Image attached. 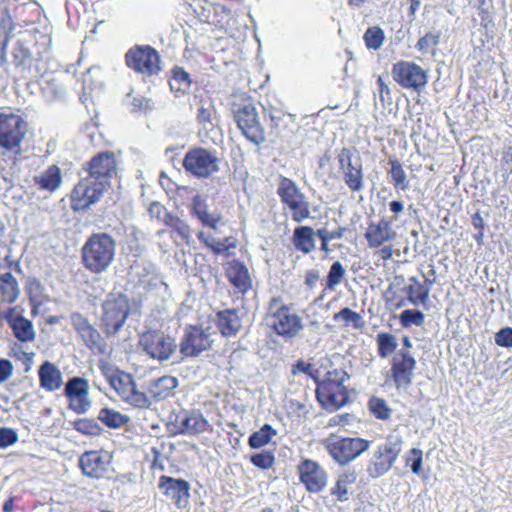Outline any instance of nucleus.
<instances>
[{
	"label": "nucleus",
	"mask_w": 512,
	"mask_h": 512,
	"mask_svg": "<svg viewBox=\"0 0 512 512\" xmlns=\"http://www.w3.org/2000/svg\"><path fill=\"white\" fill-rule=\"evenodd\" d=\"M108 187L105 184L90 179L87 175L74 187L72 192L73 207L75 210H84L99 201Z\"/></svg>",
	"instance_id": "17"
},
{
	"label": "nucleus",
	"mask_w": 512,
	"mask_h": 512,
	"mask_svg": "<svg viewBox=\"0 0 512 512\" xmlns=\"http://www.w3.org/2000/svg\"><path fill=\"white\" fill-rule=\"evenodd\" d=\"M276 435L277 431L270 424H264L258 431L249 436L248 444L253 449H259L269 444Z\"/></svg>",
	"instance_id": "40"
},
{
	"label": "nucleus",
	"mask_w": 512,
	"mask_h": 512,
	"mask_svg": "<svg viewBox=\"0 0 512 512\" xmlns=\"http://www.w3.org/2000/svg\"><path fill=\"white\" fill-rule=\"evenodd\" d=\"M349 378L345 370L333 369L317 384L316 397L324 409L333 412L348 402L349 395L344 383Z\"/></svg>",
	"instance_id": "2"
},
{
	"label": "nucleus",
	"mask_w": 512,
	"mask_h": 512,
	"mask_svg": "<svg viewBox=\"0 0 512 512\" xmlns=\"http://www.w3.org/2000/svg\"><path fill=\"white\" fill-rule=\"evenodd\" d=\"M345 268L341 262H334L328 272L326 279V287L327 289L333 291L335 288L342 282L345 276Z\"/></svg>",
	"instance_id": "46"
},
{
	"label": "nucleus",
	"mask_w": 512,
	"mask_h": 512,
	"mask_svg": "<svg viewBox=\"0 0 512 512\" xmlns=\"http://www.w3.org/2000/svg\"><path fill=\"white\" fill-rule=\"evenodd\" d=\"M163 222L171 227L183 241L189 243L191 239V228L184 220L174 215H166V217L163 218Z\"/></svg>",
	"instance_id": "45"
},
{
	"label": "nucleus",
	"mask_w": 512,
	"mask_h": 512,
	"mask_svg": "<svg viewBox=\"0 0 512 512\" xmlns=\"http://www.w3.org/2000/svg\"><path fill=\"white\" fill-rule=\"evenodd\" d=\"M70 321L80 339L93 353H107L108 346L105 339L84 315L74 312L70 315Z\"/></svg>",
	"instance_id": "14"
},
{
	"label": "nucleus",
	"mask_w": 512,
	"mask_h": 512,
	"mask_svg": "<svg viewBox=\"0 0 512 512\" xmlns=\"http://www.w3.org/2000/svg\"><path fill=\"white\" fill-rule=\"evenodd\" d=\"M190 213L197 218L203 226L213 230H217L218 224L222 220L221 213L211 212L207 199L201 195H195L192 198Z\"/></svg>",
	"instance_id": "26"
},
{
	"label": "nucleus",
	"mask_w": 512,
	"mask_h": 512,
	"mask_svg": "<svg viewBox=\"0 0 512 512\" xmlns=\"http://www.w3.org/2000/svg\"><path fill=\"white\" fill-rule=\"evenodd\" d=\"M218 329L225 337L235 336L240 330L241 319L236 310L227 309L217 313Z\"/></svg>",
	"instance_id": "34"
},
{
	"label": "nucleus",
	"mask_w": 512,
	"mask_h": 512,
	"mask_svg": "<svg viewBox=\"0 0 512 512\" xmlns=\"http://www.w3.org/2000/svg\"><path fill=\"white\" fill-rule=\"evenodd\" d=\"M191 83L189 74L183 68L176 67L172 70L169 85L176 97L184 95L190 89Z\"/></svg>",
	"instance_id": "38"
},
{
	"label": "nucleus",
	"mask_w": 512,
	"mask_h": 512,
	"mask_svg": "<svg viewBox=\"0 0 512 512\" xmlns=\"http://www.w3.org/2000/svg\"><path fill=\"white\" fill-rule=\"evenodd\" d=\"M177 386V378L165 375L157 379L149 380L146 384L145 393L148 395L149 401H160L171 396Z\"/></svg>",
	"instance_id": "27"
},
{
	"label": "nucleus",
	"mask_w": 512,
	"mask_h": 512,
	"mask_svg": "<svg viewBox=\"0 0 512 512\" xmlns=\"http://www.w3.org/2000/svg\"><path fill=\"white\" fill-rule=\"evenodd\" d=\"M16 66H26L31 59V53L22 43L17 42L13 50Z\"/></svg>",
	"instance_id": "54"
},
{
	"label": "nucleus",
	"mask_w": 512,
	"mask_h": 512,
	"mask_svg": "<svg viewBox=\"0 0 512 512\" xmlns=\"http://www.w3.org/2000/svg\"><path fill=\"white\" fill-rule=\"evenodd\" d=\"M250 462L259 469L268 470L275 463V456L270 451H262L251 455Z\"/></svg>",
	"instance_id": "51"
},
{
	"label": "nucleus",
	"mask_w": 512,
	"mask_h": 512,
	"mask_svg": "<svg viewBox=\"0 0 512 512\" xmlns=\"http://www.w3.org/2000/svg\"><path fill=\"white\" fill-rule=\"evenodd\" d=\"M400 323L403 327H411L413 325L415 326H422L425 322V316L424 313L420 310H414V309H406L404 310L400 316Z\"/></svg>",
	"instance_id": "48"
},
{
	"label": "nucleus",
	"mask_w": 512,
	"mask_h": 512,
	"mask_svg": "<svg viewBox=\"0 0 512 512\" xmlns=\"http://www.w3.org/2000/svg\"><path fill=\"white\" fill-rule=\"evenodd\" d=\"M495 342L501 347H512V328L506 327L495 334Z\"/></svg>",
	"instance_id": "58"
},
{
	"label": "nucleus",
	"mask_w": 512,
	"mask_h": 512,
	"mask_svg": "<svg viewBox=\"0 0 512 512\" xmlns=\"http://www.w3.org/2000/svg\"><path fill=\"white\" fill-rule=\"evenodd\" d=\"M40 386L48 392L58 390L63 384L60 369L52 362L45 361L38 370Z\"/></svg>",
	"instance_id": "30"
},
{
	"label": "nucleus",
	"mask_w": 512,
	"mask_h": 512,
	"mask_svg": "<svg viewBox=\"0 0 512 512\" xmlns=\"http://www.w3.org/2000/svg\"><path fill=\"white\" fill-rule=\"evenodd\" d=\"M405 461L413 474L420 475L423 471V452L418 448H412L405 455Z\"/></svg>",
	"instance_id": "50"
},
{
	"label": "nucleus",
	"mask_w": 512,
	"mask_h": 512,
	"mask_svg": "<svg viewBox=\"0 0 512 512\" xmlns=\"http://www.w3.org/2000/svg\"><path fill=\"white\" fill-rule=\"evenodd\" d=\"M356 482V474L354 471H344L341 473L331 489V495L336 496L337 501L345 502L349 500L348 487Z\"/></svg>",
	"instance_id": "37"
},
{
	"label": "nucleus",
	"mask_w": 512,
	"mask_h": 512,
	"mask_svg": "<svg viewBox=\"0 0 512 512\" xmlns=\"http://www.w3.org/2000/svg\"><path fill=\"white\" fill-rule=\"evenodd\" d=\"M13 373V365L7 359H0V383L7 381Z\"/></svg>",
	"instance_id": "63"
},
{
	"label": "nucleus",
	"mask_w": 512,
	"mask_h": 512,
	"mask_svg": "<svg viewBox=\"0 0 512 512\" xmlns=\"http://www.w3.org/2000/svg\"><path fill=\"white\" fill-rule=\"evenodd\" d=\"M83 473L91 478H102L109 466V461L104 459L97 451L85 452L79 461Z\"/></svg>",
	"instance_id": "28"
},
{
	"label": "nucleus",
	"mask_w": 512,
	"mask_h": 512,
	"mask_svg": "<svg viewBox=\"0 0 512 512\" xmlns=\"http://www.w3.org/2000/svg\"><path fill=\"white\" fill-rule=\"evenodd\" d=\"M415 366L416 361L409 351L400 350L399 353L393 357L391 371L394 382L398 388H406L411 385Z\"/></svg>",
	"instance_id": "23"
},
{
	"label": "nucleus",
	"mask_w": 512,
	"mask_h": 512,
	"mask_svg": "<svg viewBox=\"0 0 512 512\" xmlns=\"http://www.w3.org/2000/svg\"><path fill=\"white\" fill-rule=\"evenodd\" d=\"M129 298L123 293H111L102 303L101 327L107 337L116 336L130 314Z\"/></svg>",
	"instance_id": "5"
},
{
	"label": "nucleus",
	"mask_w": 512,
	"mask_h": 512,
	"mask_svg": "<svg viewBox=\"0 0 512 512\" xmlns=\"http://www.w3.org/2000/svg\"><path fill=\"white\" fill-rule=\"evenodd\" d=\"M158 486L178 507H182L189 498L190 484L186 480L161 476Z\"/></svg>",
	"instance_id": "24"
},
{
	"label": "nucleus",
	"mask_w": 512,
	"mask_h": 512,
	"mask_svg": "<svg viewBox=\"0 0 512 512\" xmlns=\"http://www.w3.org/2000/svg\"><path fill=\"white\" fill-rule=\"evenodd\" d=\"M370 409L378 419L387 420L391 416V410L383 399H372L370 401Z\"/></svg>",
	"instance_id": "52"
},
{
	"label": "nucleus",
	"mask_w": 512,
	"mask_h": 512,
	"mask_svg": "<svg viewBox=\"0 0 512 512\" xmlns=\"http://www.w3.org/2000/svg\"><path fill=\"white\" fill-rule=\"evenodd\" d=\"M28 132L24 118L12 112H0V147L7 152L19 154Z\"/></svg>",
	"instance_id": "10"
},
{
	"label": "nucleus",
	"mask_w": 512,
	"mask_h": 512,
	"mask_svg": "<svg viewBox=\"0 0 512 512\" xmlns=\"http://www.w3.org/2000/svg\"><path fill=\"white\" fill-rule=\"evenodd\" d=\"M213 332L210 326H187L178 343L182 358H196L202 352L209 350L214 342Z\"/></svg>",
	"instance_id": "11"
},
{
	"label": "nucleus",
	"mask_w": 512,
	"mask_h": 512,
	"mask_svg": "<svg viewBox=\"0 0 512 512\" xmlns=\"http://www.w3.org/2000/svg\"><path fill=\"white\" fill-rule=\"evenodd\" d=\"M266 317L271 328L284 338L292 339L298 336L304 327L300 316L283 304L278 297L270 300Z\"/></svg>",
	"instance_id": "4"
},
{
	"label": "nucleus",
	"mask_w": 512,
	"mask_h": 512,
	"mask_svg": "<svg viewBox=\"0 0 512 512\" xmlns=\"http://www.w3.org/2000/svg\"><path fill=\"white\" fill-rule=\"evenodd\" d=\"M403 447V438L394 433L386 437L372 451L366 463L367 475L373 479L379 478L390 471L396 463Z\"/></svg>",
	"instance_id": "3"
},
{
	"label": "nucleus",
	"mask_w": 512,
	"mask_h": 512,
	"mask_svg": "<svg viewBox=\"0 0 512 512\" xmlns=\"http://www.w3.org/2000/svg\"><path fill=\"white\" fill-rule=\"evenodd\" d=\"M18 434L11 428H0V448H7L18 441Z\"/></svg>",
	"instance_id": "56"
},
{
	"label": "nucleus",
	"mask_w": 512,
	"mask_h": 512,
	"mask_svg": "<svg viewBox=\"0 0 512 512\" xmlns=\"http://www.w3.org/2000/svg\"><path fill=\"white\" fill-rule=\"evenodd\" d=\"M148 213L152 218L162 220V221H163V218L166 217V215H170L167 212L166 208L159 202H152L149 205Z\"/></svg>",
	"instance_id": "61"
},
{
	"label": "nucleus",
	"mask_w": 512,
	"mask_h": 512,
	"mask_svg": "<svg viewBox=\"0 0 512 512\" xmlns=\"http://www.w3.org/2000/svg\"><path fill=\"white\" fill-rule=\"evenodd\" d=\"M339 169L343 180L352 192H359L364 188V174L360 159L353 161L351 151L343 148L339 155Z\"/></svg>",
	"instance_id": "21"
},
{
	"label": "nucleus",
	"mask_w": 512,
	"mask_h": 512,
	"mask_svg": "<svg viewBox=\"0 0 512 512\" xmlns=\"http://www.w3.org/2000/svg\"><path fill=\"white\" fill-rule=\"evenodd\" d=\"M180 425L182 432L187 434H198L207 429L208 421L200 412L192 411L190 413H185L180 418Z\"/></svg>",
	"instance_id": "36"
},
{
	"label": "nucleus",
	"mask_w": 512,
	"mask_h": 512,
	"mask_svg": "<svg viewBox=\"0 0 512 512\" xmlns=\"http://www.w3.org/2000/svg\"><path fill=\"white\" fill-rule=\"evenodd\" d=\"M183 167L193 176L208 178L219 171V158L215 152L205 148H193L186 153Z\"/></svg>",
	"instance_id": "12"
},
{
	"label": "nucleus",
	"mask_w": 512,
	"mask_h": 512,
	"mask_svg": "<svg viewBox=\"0 0 512 512\" xmlns=\"http://www.w3.org/2000/svg\"><path fill=\"white\" fill-rule=\"evenodd\" d=\"M345 228H339L334 231H330L326 228H320L316 231V235L320 238L321 242L331 241L334 239H341L344 235Z\"/></svg>",
	"instance_id": "59"
},
{
	"label": "nucleus",
	"mask_w": 512,
	"mask_h": 512,
	"mask_svg": "<svg viewBox=\"0 0 512 512\" xmlns=\"http://www.w3.org/2000/svg\"><path fill=\"white\" fill-rule=\"evenodd\" d=\"M196 122L198 135L203 143L217 144L221 140L220 115L211 98L200 96L197 103Z\"/></svg>",
	"instance_id": "8"
},
{
	"label": "nucleus",
	"mask_w": 512,
	"mask_h": 512,
	"mask_svg": "<svg viewBox=\"0 0 512 512\" xmlns=\"http://www.w3.org/2000/svg\"><path fill=\"white\" fill-rule=\"evenodd\" d=\"M10 328L12 329L15 338L21 342L27 343L35 340L36 331L34 329V325L24 316L18 319V321H14Z\"/></svg>",
	"instance_id": "39"
},
{
	"label": "nucleus",
	"mask_w": 512,
	"mask_h": 512,
	"mask_svg": "<svg viewBox=\"0 0 512 512\" xmlns=\"http://www.w3.org/2000/svg\"><path fill=\"white\" fill-rule=\"evenodd\" d=\"M21 294L17 279L10 272L0 273V303L13 304Z\"/></svg>",
	"instance_id": "32"
},
{
	"label": "nucleus",
	"mask_w": 512,
	"mask_h": 512,
	"mask_svg": "<svg viewBox=\"0 0 512 512\" xmlns=\"http://www.w3.org/2000/svg\"><path fill=\"white\" fill-rule=\"evenodd\" d=\"M33 182L40 190L55 192L62 183V172L57 165H50L33 177Z\"/></svg>",
	"instance_id": "31"
},
{
	"label": "nucleus",
	"mask_w": 512,
	"mask_h": 512,
	"mask_svg": "<svg viewBox=\"0 0 512 512\" xmlns=\"http://www.w3.org/2000/svg\"><path fill=\"white\" fill-rule=\"evenodd\" d=\"M397 233L393 230L391 221L382 218L379 222H371L365 232V238L370 248H378L385 242L395 239Z\"/></svg>",
	"instance_id": "25"
},
{
	"label": "nucleus",
	"mask_w": 512,
	"mask_h": 512,
	"mask_svg": "<svg viewBox=\"0 0 512 512\" xmlns=\"http://www.w3.org/2000/svg\"><path fill=\"white\" fill-rule=\"evenodd\" d=\"M98 419L110 428H118L129 421L126 415L113 409L103 408L98 414Z\"/></svg>",
	"instance_id": "42"
},
{
	"label": "nucleus",
	"mask_w": 512,
	"mask_h": 512,
	"mask_svg": "<svg viewBox=\"0 0 512 512\" xmlns=\"http://www.w3.org/2000/svg\"><path fill=\"white\" fill-rule=\"evenodd\" d=\"M364 42L369 49L377 50L384 42V31L379 27H370L363 36Z\"/></svg>",
	"instance_id": "47"
},
{
	"label": "nucleus",
	"mask_w": 512,
	"mask_h": 512,
	"mask_svg": "<svg viewBox=\"0 0 512 512\" xmlns=\"http://www.w3.org/2000/svg\"><path fill=\"white\" fill-rule=\"evenodd\" d=\"M90 179L110 187L111 179L117 174V161L113 152H101L95 155L88 163L86 169Z\"/></svg>",
	"instance_id": "18"
},
{
	"label": "nucleus",
	"mask_w": 512,
	"mask_h": 512,
	"mask_svg": "<svg viewBox=\"0 0 512 512\" xmlns=\"http://www.w3.org/2000/svg\"><path fill=\"white\" fill-rule=\"evenodd\" d=\"M378 355L387 358L392 355L398 347L397 339L390 333H379L376 337Z\"/></svg>",
	"instance_id": "41"
},
{
	"label": "nucleus",
	"mask_w": 512,
	"mask_h": 512,
	"mask_svg": "<svg viewBox=\"0 0 512 512\" xmlns=\"http://www.w3.org/2000/svg\"><path fill=\"white\" fill-rule=\"evenodd\" d=\"M371 442L361 437L330 436L324 442L328 454L341 466L347 465L361 456Z\"/></svg>",
	"instance_id": "9"
},
{
	"label": "nucleus",
	"mask_w": 512,
	"mask_h": 512,
	"mask_svg": "<svg viewBox=\"0 0 512 512\" xmlns=\"http://www.w3.org/2000/svg\"><path fill=\"white\" fill-rule=\"evenodd\" d=\"M65 396L69 400V408L77 414L87 413L92 406L89 383L85 378H70L65 384Z\"/></svg>",
	"instance_id": "20"
},
{
	"label": "nucleus",
	"mask_w": 512,
	"mask_h": 512,
	"mask_svg": "<svg viewBox=\"0 0 512 512\" xmlns=\"http://www.w3.org/2000/svg\"><path fill=\"white\" fill-rule=\"evenodd\" d=\"M389 164L391 166L389 174L391 176V182L394 186L400 190L408 189L407 175L402 167V164L397 159H390Z\"/></svg>",
	"instance_id": "44"
},
{
	"label": "nucleus",
	"mask_w": 512,
	"mask_h": 512,
	"mask_svg": "<svg viewBox=\"0 0 512 512\" xmlns=\"http://www.w3.org/2000/svg\"><path fill=\"white\" fill-rule=\"evenodd\" d=\"M277 194L282 204L289 210L293 221L301 223L311 217L310 203L292 179L281 176Z\"/></svg>",
	"instance_id": "7"
},
{
	"label": "nucleus",
	"mask_w": 512,
	"mask_h": 512,
	"mask_svg": "<svg viewBox=\"0 0 512 512\" xmlns=\"http://www.w3.org/2000/svg\"><path fill=\"white\" fill-rule=\"evenodd\" d=\"M139 346L151 359L159 363L170 361L178 350L175 337L161 330H149L140 335Z\"/></svg>",
	"instance_id": "6"
},
{
	"label": "nucleus",
	"mask_w": 512,
	"mask_h": 512,
	"mask_svg": "<svg viewBox=\"0 0 512 512\" xmlns=\"http://www.w3.org/2000/svg\"><path fill=\"white\" fill-rule=\"evenodd\" d=\"M333 319L336 322L343 321L345 326L351 325L355 329H361L365 325L362 316L348 307H345L338 313L334 314Z\"/></svg>",
	"instance_id": "43"
},
{
	"label": "nucleus",
	"mask_w": 512,
	"mask_h": 512,
	"mask_svg": "<svg viewBox=\"0 0 512 512\" xmlns=\"http://www.w3.org/2000/svg\"><path fill=\"white\" fill-rule=\"evenodd\" d=\"M392 76L403 88H412L414 90L421 89L428 81L426 71L419 65L408 61H400L394 64Z\"/></svg>",
	"instance_id": "16"
},
{
	"label": "nucleus",
	"mask_w": 512,
	"mask_h": 512,
	"mask_svg": "<svg viewBox=\"0 0 512 512\" xmlns=\"http://www.w3.org/2000/svg\"><path fill=\"white\" fill-rule=\"evenodd\" d=\"M440 37L438 34L426 33L417 42V48L422 52H427L430 47L438 45Z\"/></svg>",
	"instance_id": "57"
},
{
	"label": "nucleus",
	"mask_w": 512,
	"mask_h": 512,
	"mask_svg": "<svg viewBox=\"0 0 512 512\" xmlns=\"http://www.w3.org/2000/svg\"><path fill=\"white\" fill-rule=\"evenodd\" d=\"M227 277L232 286L241 294H245L252 287V280L248 268L244 263L233 260L226 268Z\"/></svg>",
	"instance_id": "29"
},
{
	"label": "nucleus",
	"mask_w": 512,
	"mask_h": 512,
	"mask_svg": "<svg viewBox=\"0 0 512 512\" xmlns=\"http://www.w3.org/2000/svg\"><path fill=\"white\" fill-rule=\"evenodd\" d=\"M43 89L47 96H51L53 99H62L66 95V88L56 79L47 81Z\"/></svg>",
	"instance_id": "55"
},
{
	"label": "nucleus",
	"mask_w": 512,
	"mask_h": 512,
	"mask_svg": "<svg viewBox=\"0 0 512 512\" xmlns=\"http://www.w3.org/2000/svg\"><path fill=\"white\" fill-rule=\"evenodd\" d=\"M266 115L270 119V134L277 137H282L288 124L293 123L295 120V115L285 113L283 110L276 107L266 109Z\"/></svg>",
	"instance_id": "35"
},
{
	"label": "nucleus",
	"mask_w": 512,
	"mask_h": 512,
	"mask_svg": "<svg viewBox=\"0 0 512 512\" xmlns=\"http://www.w3.org/2000/svg\"><path fill=\"white\" fill-rule=\"evenodd\" d=\"M300 481L310 493H319L328 483V474L321 465L311 459H305L298 465Z\"/></svg>",
	"instance_id": "22"
},
{
	"label": "nucleus",
	"mask_w": 512,
	"mask_h": 512,
	"mask_svg": "<svg viewBox=\"0 0 512 512\" xmlns=\"http://www.w3.org/2000/svg\"><path fill=\"white\" fill-rule=\"evenodd\" d=\"M11 355L19 360H21L26 365V371H29L31 366L33 365V359L35 356L34 352H27L23 349V346L20 344H14L11 349Z\"/></svg>",
	"instance_id": "53"
},
{
	"label": "nucleus",
	"mask_w": 512,
	"mask_h": 512,
	"mask_svg": "<svg viewBox=\"0 0 512 512\" xmlns=\"http://www.w3.org/2000/svg\"><path fill=\"white\" fill-rule=\"evenodd\" d=\"M0 317L11 327L14 321H18L23 316L19 314L16 307H9L0 313Z\"/></svg>",
	"instance_id": "62"
},
{
	"label": "nucleus",
	"mask_w": 512,
	"mask_h": 512,
	"mask_svg": "<svg viewBox=\"0 0 512 512\" xmlns=\"http://www.w3.org/2000/svg\"><path fill=\"white\" fill-rule=\"evenodd\" d=\"M127 66L145 75L160 71V57L150 46H135L126 53Z\"/></svg>",
	"instance_id": "15"
},
{
	"label": "nucleus",
	"mask_w": 512,
	"mask_h": 512,
	"mask_svg": "<svg viewBox=\"0 0 512 512\" xmlns=\"http://www.w3.org/2000/svg\"><path fill=\"white\" fill-rule=\"evenodd\" d=\"M110 384L118 395L127 403L138 408H148L151 406V401L148 395L137 389L132 377L128 374H120L112 376Z\"/></svg>",
	"instance_id": "19"
},
{
	"label": "nucleus",
	"mask_w": 512,
	"mask_h": 512,
	"mask_svg": "<svg viewBox=\"0 0 512 512\" xmlns=\"http://www.w3.org/2000/svg\"><path fill=\"white\" fill-rule=\"evenodd\" d=\"M116 240L108 233L92 234L82 247V263L93 274L108 270L115 260Z\"/></svg>",
	"instance_id": "1"
},
{
	"label": "nucleus",
	"mask_w": 512,
	"mask_h": 512,
	"mask_svg": "<svg viewBox=\"0 0 512 512\" xmlns=\"http://www.w3.org/2000/svg\"><path fill=\"white\" fill-rule=\"evenodd\" d=\"M235 120L243 135L252 143L260 145L265 142V130L259 120L256 107L244 104L235 112Z\"/></svg>",
	"instance_id": "13"
},
{
	"label": "nucleus",
	"mask_w": 512,
	"mask_h": 512,
	"mask_svg": "<svg viewBox=\"0 0 512 512\" xmlns=\"http://www.w3.org/2000/svg\"><path fill=\"white\" fill-rule=\"evenodd\" d=\"M316 232L310 226H298L294 229L292 242L296 250L304 254L311 253L316 248Z\"/></svg>",
	"instance_id": "33"
},
{
	"label": "nucleus",
	"mask_w": 512,
	"mask_h": 512,
	"mask_svg": "<svg viewBox=\"0 0 512 512\" xmlns=\"http://www.w3.org/2000/svg\"><path fill=\"white\" fill-rule=\"evenodd\" d=\"M75 429L81 433L84 434H90L92 433V429L95 427L94 423L92 421L82 419L77 422H75Z\"/></svg>",
	"instance_id": "64"
},
{
	"label": "nucleus",
	"mask_w": 512,
	"mask_h": 512,
	"mask_svg": "<svg viewBox=\"0 0 512 512\" xmlns=\"http://www.w3.org/2000/svg\"><path fill=\"white\" fill-rule=\"evenodd\" d=\"M13 31V22L11 16L6 10L0 11V47L6 49L8 36Z\"/></svg>",
	"instance_id": "49"
},
{
	"label": "nucleus",
	"mask_w": 512,
	"mask_h": 512,
	"mask_svg": "<svg viewBox=\"0 0 512 512\" xmlns=\"http://www.w3.org/2000/svg\"><path fill=\"white\" fill-rule=\"evenodd\" d=\"M6 49L0 47V90H3L8 84L7 70L5 68Z\"/></svg>",
	"instance_id": "60"
}]
</instances>
